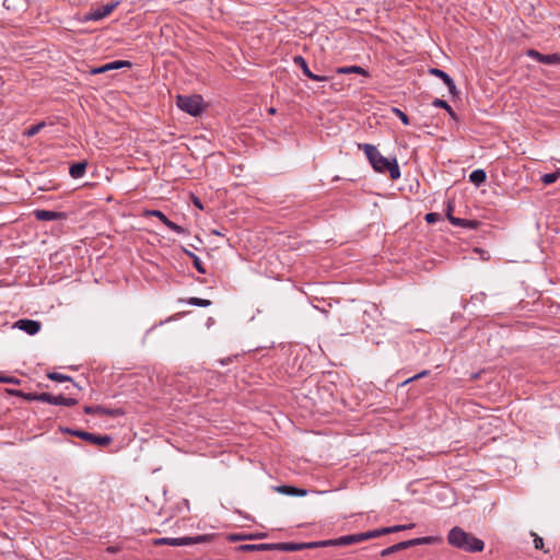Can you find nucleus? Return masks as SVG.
Masks as SVG:
<instances>
[{
	"label": "nucleus",
	"instance_id": "de8ad7c7",
	"mask_svg": "<svg viewBox=\"0 0 560 560\" xmlns=\"http://www.w3.org/2000/svg\"><path fill=\"white\" fill-rule=\"evenodd\" d=\"M398 527V532L400 530H405V529H410V528H413L415 527V524H407V525H396Z\"/></svg>",
	"mask_w": 560,
	"mask_h": 560
},
{
	"label": "nucleus",
	"instance_id": "5701e85b",
	"mask_svg": "<svg viewBox=\"0 0 560 560\" xmlns=\"http://www.w3.org/2000/svg\"><path fill=\"white\" fill-rule=\"evenodd\" d=\"M487 179V174L483 170H475L469 175V180L476 186H480Z\"/></svg>",
	"mask_w": 560,
	"mask_h": 560
},
{
	"label": "nucleus",
	"instance_id": "412c9836",
	"mask_svg": "<svg viewBox=\"0 0 560 560\" xmlns=\"http://www.w3.org/2000/svg\"><path fill=\"white\" fill-rule=\"evenodd\" d=\"M88 163L85 161L74 163L70 166L69 173L73 178H80L85 174Z\"/></svg>",
	"mask_w": 560,
	"mask_h": 560
},
{
	"label": "nucleus",
	"instance_id": "393cba45",
	"mask_svg": "<svg viewBox=\"0 0 560 560\" xmlns=\"http://www.w3.org/2000/svg\"><path fill=\"white\" fill-rule=\"evenodd\" d=\"M432 105L434 107L443 108V110H446L453 119H457L456 113L453 110V108L448 105V103L446 101L441 100V98H435V100H433Z\"/></svg>",
	"mask_w": 560,
	"mask_h": 560
},
{
	"label": "nucleus",
	"instance_id": "ddd939ff",
	"mask_svg": "<svg viewBox=\"0 0 560 560\" xmlns=\"http://www.w3.org/2000/svg\"><path fill=\"white\" fill-rule=\"evenodd\" d=\"M527 55L540 63H545V65H559L560 63V54L544 55L535 49H529L527 51Z\"/></svg>",
	"mask_w": 560,
	"mask_h": 560
},
{
	"label": "nucleus",
	"instance_id": "9d476101",
	"mask_svg": "<svg viewBox=\"0 0 560 560\" xmlns=\"http://www.w3.org/2000/svg\"><path fill=\"white\" fill-rule=\"evenodd\" d=\"M117 5H118V2H114V3L104 4V5L95 8V9H91L90 12H88L85 14L84 20L85 21L102 20V19L106 18L107 15H109L115 10V8Z\"/></svg>",
	"mask_w": 560,
	"mask_h": 560
},
{
	"label": "nucleus",
	"instance_id": "bb28decb",
	"mask_svg": "<svg viewBox=\"0 0 560 560\" xmlns=\"http://www.w3.org/2000/svg\"><path fill=\"white\" fill-rule=\"evenodd\" d=\"M380 536H381V533H380L378 529L355 534V538L358 539V542H361V541H364V540H368V539H371V538H376V537H380Z\"/></svg>",
	"mask_w": 560,
	"mask_h": 560
},
{
	"label": "nucleus",
	"instance_id": "f8f14e48",
	"mask_svg": "<svg viewBox=\"0 0 560 560\" xmlns=\"http://www.w3.org/2000/svg\"><path fill=\"white\" fill-rule=\"evenodd\" d=\"M293 62H294L295 66H298L302 70L304 75H306L311 80L318 81V82H325V81H328V79H329L326 75H318V74L313 73L310 70V68L307 66V62L304 59V57H302L300 55L293 57Z\"/></svg>",
	"mask_w": 560,
	"mask_h": 560
},
{
	"label": "nucleus",
	"instance_id": "f257e3e1",
	"mask_svg": "<svg viewBox=\"0 0 560 560\" xmlns=\"http://www.w3.org/2000/svg\"><path fill=\"white\" fill-rule=\"evenodd\" d=\"M359 149L363 150L372 167L377 173L388 172L390 179L400 178V170L396 158L387 159L383 156L375 145L370 143H360Z\"/></svg>",
	"mask_w": 560,
	"mask_h": 560
},
{
	"label": "nucleus",
	"instance_id": "3c124183",
	"mask_svg": "<svg viewBox=\"0 0 560 560\" xmlns=\"http://www.w3.org/2000/svg\"><path fill=\"white\" fill-rule=\"evenodd\" d=\"M268 113L270 115H275L277 113V109L275 107H270V108H268Z\"/></svg>",
	"mask_w": 560,
	"mask_h": 560
},
{
	"label": "nucleus",
	"instance_id": "a878e982",
	"mask_svg": "<svg viewBox=\"0 0 560 560\" xmlns=\"http://www.w3.org/2000/svg\"><path fill=\"white\" fill-rule=\"evenodd\" d=\"M184 253L192 260L194 267L196 270L200 273H206V268L203 267V264L201 262L200 258L194 254L192 252L185 249Z\"/></svg>",
	"mask_w": 560,
	"mask_h": 560
},
{
	"label": "nucleus",
	"instance_id": "6ab92c4d",
	"mask_svg": "<svg viewBox=\"0 0 560 560\" xmlns=\"http://www.w3.org/2000/svg\"><path fill=\"white\" fill-rule=\"evenodd\" d=\"M49 380L51 381H55V382H70L72 384V387L78 389V390H81L82 387L75 383L73 381V378L69 375H66V374H61V373H58V372H48L47 375H46Z\"/></svg>",
	"mask_w": 560,
	"mask_h": 560
},
{
	"label": "nucleus",
	"instance_id": "49530a36",
	"mask_svg": "<svg viewBox=\"0 0 560 560\" xmlns=\"http://www.w3.org/2000/svg\"><path fill=\"white\" fill-rule=\"evenodd\" d=\"M120 547L119 546H109L107 547L106 551L109 552V553H116L118 551H120Z\"/></svg>",
	"mask_w": 560,
	"mask_h": 560
},
{
	"label": "nucleus",
	"instance_id": "72a5a7b5",
	"mask_svg": "<svg viewBox=\"0 0 560 560\" xmlns=\"http://www.w3.org/2000/svg\"><path fill=\"white\" fill-rule=\"evenodd\" d=\"M559 178L557 171L555 173H548L542 175L541 182L545 185L553 184Z\"/></svg>",
	"mask_w": 560,
	"mask_h": 560
},
{
	"label": "nucleus",
	"instance_id": "a211bd4d",
	"mask_svg": "<svg viewBox=\"0 0 560 560\" xmlns=\"http://www.w3.org/2000/svg\"><path fill=\"white\" fill-rule=\"evenodd\" d=\"M237 551H271L272 544H245L236 547Z\"/></svg>",
	"mask_w": 560,
	"mask_h": 560
},
{
	"label": "nucleus",
	"instance_id": "2eb2a0df",
	"mask_svg": "<svg viewBox=\"0 0 560 560\" xmlns=\"http://www.w3.org/2000/svg\"><path fill=\"white\" fill-rule=\"evenodd\" d=\"M125 67H128V68L131 67V62L127 61V60H116V61L106 63L104 66L97 67V68H92V69H90L89 73L94 75V74L105 73L109 70L121 69Z\"/></svg>",
	"mask_w": 560,
	"mask_h": 560
},
{
	"label": "nucleus",
	"instance_id": "79ce46f5",
	"mask_svg": "<svg viewBox=\"0 0 560 560\" xmlns=\"http://www.w3.org/2000/svg\"><path fill=\"white\" fill-rule=\"evenodd\" d=\"M534 546L536 549H542L544 548V539L541 537H539L538 535H535Z\"/></svg>",
	"mask_w": 560,
	"mask_h": 560
},
{
	"label": "nucleus",
	"instance_id": "4468645a",
	"mask_svg": "<svg viewBox=\"0 0 560 560\" xmlns=\"http://www.w3.org/2000/svg\"><path fill=\"white\" fill-rule=\"evenodd\" d=\"M13 327L25 331L27 335L34 336L40 330L42 324L34 319H19L14 323Z\"/></svg>",
	"mask_w": 560,
	"mask_h": 560
},
{
	"label": "nucleus",
	"instance_id": "f3484780",
	"mask_svg": "<svg viewBox=\"0 0 560 560\" xmlns=\"http://www.w3.org/2000/svg\"><path fill=\"white\" fill-rule=\"evenodd\" d=\"M272 550L300 551L304 550V542H276L272 544Z\"/></svg>",
	"mask_w": 560,
	"mask_h": 560
},
{
	"label": "nucleus",
	"instance_id": "0eeeda50",
	"mask_svg": "<svg viewBox=\"0 0 560 560\" xmlns=\"http://www.w3.org/2000/svg\"><path fill=\"white\" fill-rule=\"evenodd\" d=\"M71 435H74L90 444H95L98 446H108L113 441L112 436L107 434L101 435L82 430H79L78 432H71Z\"/></svg>",
	"mask_w": 560,
	"mask_h": 560
},
{
	"label": "nucleus",
	"instance_id": "2f4dec72",
	"mask_svg": "<svg viewBox=\"0 0 560 560\" xmlns=\"http://www.w3.org/2000/svg\"><path fill=\"white\" fill-rule=\"evenodd\" d=\"M145 215L155 217L159 220H161V222H163V224H165L166 221L168 220V218L160 210H149L145 212Z\"/></svg>",
	"mask_w": 560,
	"mask_h": 560
},
{
	"label": "nucleus",
	"instance_id": "473e14b6",
	"mask_svg": "<svg viewBox=\"0 0 560 560\" xmlns=\"http://www.w3.org/2000/svg\"><path fill=\"white\" fill-rule=\"evenodd\" d=\"M393 113L401 120V122L405 125V126H408L410 125V119L409 117L402 112L400 110L399 108H396V107H393Z\"/></svg>",
	"mask_w": 560,
	"mask_h": 560
},
{
	"label": "nucleus",
	"instance_id": "09e8293b",
	"mask_svg": "<svg viewBox=\"0 0 560 560\" xmlns=\"http://www.w3.org/2000/svg\"><path fill=\"white\" fill-rule=\"evenodd\" d=\"M61 431L68 434H71V432H78L79 430L70 429V428H61Z\"/></svg>",
	"mask_w": 560,
	"mask_h": 560
},
{
	"label": "nucleus",
	"instance_id": "8fccbe9b",
	"mask_svg": "<svg viewBox=\"0 0 560 560\" xmlns=\"http://www.w3.org/2000/svg\"><path fill=\"white\" fill-rule=\"evenodd\" d=\"M194 205H195L196 207H198L199 209H202V203L200 202V200H199L198 198H195V200H194Z\"/></svg>",
	"mask_w": 560,
	"mask_h": 560
},
{
	"label": "nucleus",
	"instance_id": "423d86ee",
	"mask_svg": "<svg viewBox=\"0 0 560 560\" xmlns=\"http://www.w3.org/2000/svg\"><path fill=\"white\" fill-rule=\"evenodd\" d=\"M208 541L207 535H198L195 537H182V538H159L154 540L155 545H168V546H190L195 544H201Z\"/></svg>",
	"mask_w": 560,
	"mask_h": 560
},
{
	"label": "nucleus",
	"instance_id": "5fc2aeb1",
	"mask_svg": "<svg viewBox=\"0 0 560 560\" xmlns=\"http://www.w3.org/2000/svg\"><path fill=\"white\" fill-rule=\"evenodd\" d=\"M557 173H558V176H559V178H560V168L557 171Z\"/></svg>",
	"mask_w": 560,
	"mask_h": 560
},
{
	"label": "nucleus",
	"instance_id": "864d4df0",
	"mask_svg": "<svg viewBox=\"0 0 560 560\" xmlns=\"http://www.w3.org/2000/svg\"><path fill=\"white\" fill-rule=\"evenodd\" d=\"M66 390H68L70 393V395H72L71 387L67 386Z\"/></svg>",
	"mask_w": 560,
	"mask_h": 560
},
{
	"label": "nucleus",
	"instance_id": "a18cd8bd",
	"mask_svg": "<svg viewBox=\"0 0 560 560\" xmlns=\"http://www.w3.org/2000/svg\"><path fill=\"white\" fill-rule=\"evenodd\" d=\"M267 536L266 533H259V534H248V539L252 540V539H261V538H265Z\"/></svg>",
	"mask_w": 560,
	"mask_h": 560
},
{
	"label": "nucleus",
	"instance_id": "cd10ccee",
	"mask_svg": "<svg viewBox=\"0 0 560 560\" xmlns=\"http://www.w3.org/2000/svg\"><path fill=\"white\" fill-rule=\"evenodd\" d=\"M429 73L441 79L444 83H447L452 79L445 71L438 68H430Z\"/></svg>",
	"mask_w": 560,
	"mask_h": 560
},
{
	"label": "nucleus",
	"instance_id": "9b49d317",
	"mask_svg": "<svg viewBox=\"0 0 560 560\" xmlns=\"http://www.w3.org/2000/svg\"><path fill=\"white\" fill-rule=\"evenodd\" d=\"M84 412L88 415H100L108 417H120L125 415V411L121 408L112 409L103 406H85Z\"/></svg>",
	"mask_w": 560,
	"mask_h": 560
},
{
	"label": "nucleus",
	"instance_id": "4be33fe9",
	"mask_svg": "<svg viewBox=\"0 0 560 560\" xmlns=\"http://www.w3.org/2000/svg\"><path fill=\"white\" fill-rule=\"evenodd\" d=\"M352 544H358V539L355 538V534L341 536L336 539H331V546H349Z\"/></svg>",
	"mask_w": 560,
	"mask_h": 560
},
{
	"label": "nucleus",
	"instance_id": "39448f33",
	"mask_svg": "<svg viewBox=\"0 0 560 560\" xmlns=\"http://www.w3.org/2000/svg\"><path fill=\"white\" fill-rule=\"evenodd\" d=\"M438 538L433 536H427V537H420V538H413L410 540H405L398 544H395L388 548H385L381 551V557L386 558L395 552L408 549L410 547L419 546V545H429L434 541H436Z\"/></svg>",
	"mask_w": 560,
	"mask_h": 560
},
{
	"label": "nucleus",
	"instance_id": "f704fd0d",
	"mask_svg": "<svg viewBox=\"0 0 560 560\" xmlns=\"http://www.w3.org/2000/svg\"><path fill=\"white\" fill-rule=\"evenodd\" d=\"M165 225H166L170 230H172L173 232H175V233H177V234H182V233H185V232H186V230H185L183 226H180V225L176 224L175 222L171 221L170 219L166 221Z\"/></svg>",
	"mask_w": 560,
	"mask_h": 560
},
{
	"label": "nucleus",
	"instance_id": "7ed1b4c3",
	"mask_svg": "<svg viewBox=\"0 0 560 560\" xmlns=\"http://www.w3.org/2000/svg\"><path fill=\"white\" fill-rule=\"evenodd\" d=\"M194 386L196 387V392L192 390V385L189 386V392L194 397L206 396L210 390L212 385H215L219 381V375L211 371H206L203 373L195 374L191 378H189Z\"/></svg>",
	"mask_w": 560,
	"mask_h": 560
},
{
	"label": "nucleus",
	"instance_id": "a19ab883",
	"mask_svg": "<svg viewBox=\"0 0 560 560\" xmlns=\"http://www.w3.org/2000/svg\"><path fill=\"white\" fill-rule=\"evenodd\" d=\"M378 530L381 533V536H383V535H387L390 533H397L398 527L395 525V526H390V527H383V528H380Z\"/></svg>",
	"mask_w": 560,
	"mask_h": 560
},
{
	"label": "nucleus",
	"instance_id": "c9c22d12",
	"mask_svg": "<svg viewBox=\"0 0 560 560\" xmlns=\"http://www.w3.org/2000/svg\"><path fill=\"white\" fill-rule=\"evenodd\" d=\"M248 539V534H230L228 536V540L230 541H241Z\"/></svg>",
	"mask_w": 560,
	"mask_h": 560
},
{
	"label": "nucleus",
	"instance_id": "7c9ffc66",
	"mask_svg": "<svg viewBox=\"0 0 560 560\" xmlns=\"http://www.w3.org/2000/svg\"><path fill=\"white\" fill-rule=\"evenodd\" d=\"M188 303L190 305L200 306V307H207V306L211 305V301L210 300H205V299H200V298H190L188 300Z\"/></svg>",
	"mask_w": 560,
	"mask_h": 560
},
{
	"label": "nucleus",
	"instance_id": "58836bf2",
	"mask_svg": "<svg viewBox=\"0 0 560 560\" xmlns=\"http://www.w3.org/2000/svg\"><path fill=\"white\" fill-rule=\"evenodd\" d=\"M24 399L27 401H40V393H24Z\"/></svg>",
	"mask_w": 560,
	"mask_h": 560
},
{
	"label": "nucleus",
	"instance_id": "e433bc0d",
	"mask_svg": "<svg viewBox=\"0 0 560 560\" xmlns=\"http://www.w3.org/2000/svg\"><path fill=\"white\" fill-rule=\"evenodd\" d=\"M424 219L428 223H435L441 219V214L436 212H430L425 214Z\"/></svg>",
	"mask_w": 560,
	"mask_h": 560
},
{
	"label": "nucleus",
	"instance_id": "6e6552de",
	"mask_svg": "<svg viewBox=\"0 0 560 560\" xmlns=\"http://www.w3.org/2000/svg\"><path fill=\"white\" fill-rule=\"evenodd\" d=\"M453 205L448 202L447 209H446V218L447 220L455 226L469 229V230H477L480 226V221L478 220H467V219H460L454 217L453 213Z\"/></svg>",
	"mask_w": 560,
	"mask_h": 560
},
{
	"label": "nucleus",
	"instance_id": "c85d7f7f",
	"mask_svg": "<svg viewBox=\"0 0 560 560\" xmlns=\"http://www.w3.org/2000/svg\"><path fill=\"white\" fill-rule=\"evenodd\" d=\"M329 546H331V539L304 542V549H315V548H319V547H329Z\"/></svg>",
	"mask_w": 560,
	"mask_h": 560
},
{
	"label": "nucleus",
	"instance_id": "dca6fc26",
	"mask_svg": "<svg viewBox=\"0 0 560 560\" xmlns=\"http://www.w3.org/2000/svg\"><path fill=\"white\" fill-rule=\"evenodd\" d=\"M34 217L38 221H57L67 219L65 212H57L44 209H37L33 212Z\"/></svg>",
	"mask_w": 560,
	"mask_h": 560
},
{
	"label": "nucleus",
	"instance_id": "603ef678",
	"mask_svg": "<svg viewBox=\"0 0 560 560\" xmlns=\"http://www.w3.org/2000/svg\"><path fill=\"white\" fill-rule=\"evenodd\" d=\"M4 377H5L4 375L0 374V383H4V381H5Z\"/></svg>",
	"mask_w": 560,
	"mask_h": 560
},
{
	"label": "nucleus",
	"instance_id": "c756f323",
	"mask_svg": "<svg viewBox=\"0 0 560 560\" xmlns=\"http://www.w3.org/2000/svg\"><path fill=\"white\" fill-rule=\"evenodd\" d=\"M45 127V122L42 121V122H38L36 125H33L31 126L30 128H27L25 131H24V136L26 137H34L35 135H37L43 128Z\"/></svg>",
	"mask_w": 560,
	"mask_h": 560
},
{
	"label": "nucleus",
	"instance_id": "20e7f679",
	"mask_svg": "<svg viewBox=\"0 0 560 560\" xmlns=\"http://www.w3.org/2000/svg\"><path fill=\"white\" fill-rule=\"evenodd\" d=\"M177 106L191 116H198L203 110V101L200 95H178Z\"/></svg>",
	"mask_w": 560,
	"mask_h": 560
},
{
	"label": "nucleus",
	"instance_id": "b1692460",
	"mask_svg": "<svg viewBox=\"0 0 560 560\" xmlns=\"http://www.w3.org/2000/svg\"><path fill=\"white\" fill-rule=\"evenodd\" d=\"M338 73L349 74L358 73L368 77L369 72L360 66L341 67L337 69Z\"/></svg>",
	"mask_w": 560,
	"mask_h": 560
},
{
	"label": "nucleus",
	"instance_id": "aec40b11",
	"mask_svg": "<svg viewBox=\"0 0 560 560\" xmlns=\"http://www.w3.org/2000/svg\"><path fill=\"white\" fill-rule=\"evenodd\" d=\"M277 491L287 495L303 497L307 493L305 489L295 488L292 486H279Z\"/></svg>",
	"mask_w": 560,
	"mask_h": 560
},
{
	"label": "nucleus",
	"instance_id": "1a4fd4ad",
	"mask_svg": "<svg viewBox=\"0 0 560 560\" xmlns=\"http://www.w3.org/2000/svg\"><path fill=\"white\" fill-rule=\"evenodd\" d=\"M40 401L66 407H73L79 402L74 397H65L62 395L55 396L50 393H40Z\"/></svg>",
	"mask_w": 560,
	"mask_h": 560
},
{
	"label": "nucleus",
	"instance_id": "37998d69",
	"mask_svg": "<svg viewBox=\"0 0 560 560\" xmlns=\"http://www.w3.org/2000/svg\"><path fill=\"white\" fill-rule=\"evenodd\" d=\"M4 383L3 384H20L21 381L16 377H13V376H5L4 377Z\"/></svg>",
	"mask_w": 560,
	"mask_h": 560
},
{
	"label": "nucleus",
	"instance_id": "c03bdc74",
	"mask_svg": "<svg viewBox=\"0 0 560 560\" xmlns=\"http://www.w3.org/2000/svg\"><path fill=\"white\" fill-rule=\"evenodd\" d=\"M7 392L12 395V396H16V397H22L24 398V392L23 390H20V389H7Z\"/></svg>",
	"mask_w": 560,
	"mask_h": 560
},
{
	"label": "nucleus",
	"instance_id": "4c0bfd02",
	"mask_svg": "<svg viewBox=\"0 0 560 560\" xmlns=\"http://www.w3.org/2000/svg\"><path fill=\"white\" fill-rule=\"evenodd\" d=\"M429 373H430V372H429L428 370H424V371H422V372L418 373L417 375H415V376H412V377H410V378L406 380V381L402 383V385H406V384H408V383H410V382H413V381H416V380L422 378V377L427 376Z\"/></svg>",
	"mask_w": 560,
	"mask_h": 560
},
{
	"label": "nucleus",
	"instance_id": "f03ea898",
	"mask_svg": "<svg viewBox=\"0 0 560 560\" xmlns=\"http://www.w3.org/2000/svg\"><path fill=\"white\" fill-rule=\"evenodd\" d=\"M447 542L466 552H480L485 549V542L463 528L455 526L447 534Z\"/></svg>",
	"mask_w": 560,
	"mask_h": 560
},
{
	"label": "nucleus",
	"instance_id": "ea45409f",
	"mask_svg": "<svg viewBox=\"0 0 560 560\" xmlns=\"http://www.w3.org/2000/svg\"><path fill=\"white\" fill-rule=\"evenodd\" d=\"M446 86L448 88V91L450 93L453 95V96H456L458 94V90L456 88V84L454 82L453 79H451L447 83H445Z\"/></svg>",
	"mask_w": 560,
	"mask_h": 560
}]
</instances>
